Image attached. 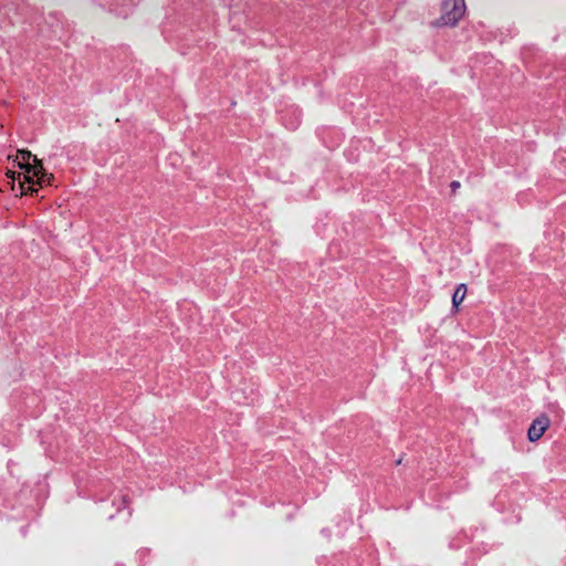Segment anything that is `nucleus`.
<instances>
[{"label": "nucleus", "instance_id": "6", "mask_svg": "<svg viewBox=\"0 0 566 566\" xmlns=\"http://www.w3.org/2000/svg\"><path fill=\"white\" fill-rule=\"evenodd\" d=\"M18 167L23 170L24 182L33 184V167L30 163L18 161Z\"/></svg>", "mask_w": 566, "mask_h": 566}, {"label": "nucleus", "instance_id": "7", "mask_svg": "<svg viewBox=\"0 0 566 566\" xmlns=\"http://www.w3.org/2000/svg\"><path fill=\"white\" fill-rule=\"evenodd\" d=\"M32 153L29 151V150H25V149H19L18 150V155L14 157V163L18 165V161H24V163H30L31 161V157H32Z\"/></svg>", "mask_w": 566, "mask_h": 566}, {"label": "nucleus", "instance_id": "1", "mask_svg": "<svg viewBox=\"0 0 566 566\" xmlns=\"http://www.w3.org/2000/svg\"><path fill=\"white\" fill-rule=\"evenodd\" d=\"M465 12V0H443L437 25L453 28L463 19Z\"/></svg>", "mask_w": 566, "mask_h": 566}, {"label": "nucleus", "instance_id": "2", "mask_svg": "<svg viewBox=\"0 0 566 566\" xmlns=\"http://www.w3.org/2000/svg\"><path fill=\"white\" fill-rule=\"evenodd\" d=\"M91 241L92 235H81L77 238L76 242L77 258L86 265L91 264L97 255L96 249Z\"/></svg>", "mask_w": 566, "mask_h": 566}, {"label": "nucleus", "instance_id": "8", "mask_svg": "<svg viewBox=\"0 0 566 566\" xmlns=\"http://www.w3.org/2000/svg\"><path fill=\"white\" fill-rule=\"evenodd\" d=\"M7 177L14 180L15 178H20L21 174H17L15 171L9 170L7 171Z\"/></svg>", "mask_w": 566, "mask_h": 566}, {"label": "nucleus", "instance_id": "5", "mask_svg": "<svg viewBox=\"0 0 566 566\" xmlns=\"http://www.w3.org/2000/svg\"><path fill=\"white\" fill-rule=\"evenodd\" d=\"M467 295V284L461 283L457 286L453 295H452V307L454 312L459 311L460 304L463 302Z\"/></svg>", "mask_w": 566, "mask_h": 566}, {"label": "nucleus", "instance_id": "12", "mask_svg": "<svg viewBox=\"0 0 566 566\" xmlns=\"http://www.w3.org/2000/svg\"><path fill=\"white\" fill-rule=\"evenodd\" d=\"M8 159L14 163V158L12 156H8Z\"/></svg>", "mask_w": 566, "mask_h": 566}, {"label": "nucleus", "instance_id": "3", "mask_svg": "<svg viewBox=\"0 0 566 566\" xmlns=\"http://www.w3.org/2000/svg\"><path fill=\"white\" fill-rule=\"evenodd\" d=\"M551 421L546 415L537 417L530 426L527 438L531 442L539 440L545 431L549 428Z\"/></svg>", "mask_w": 566, "mask_h": 566}, {"label": "nucleus", "instance_id": "4", "mask_svg": "<svg viewBox=\"0 0 566 566\" xmlns=\"http://www.w3.org/2000/svg\"><path fill=\"white\" fill-rule=\"evenodd\" d=\"M31 165L33 167V176L38 178V185L43 186L50 180V177L43 167L42 160H40L35 155H32L31 157Z\"/></svg>", "mask_w": 566, "mask_h": 566}, {"label": "nucleus", "instance_id": "11", "mask_svg": "<svg viewBox=\"0 0 566 566\" xmlns=\"http://www.w3.org/2000/svg\"><path fill=\"white\" fill-rule=\"evenodd\" d=\"M28 191H30V192H36L38 190H36L34 187L29 186V187L27 188V192H28Z\"/></svg>", "mask_w": 566, "mask_h": 566}, {"label": "nucleus", "instance_id": "9", "mask_svg": "<svg viewBox=\"0 0 566 566\" xmlns=\"http://www.w3.org/2000/svg\"><path fill=\"white\" fill-rule=\"evenodd\" d=\"M450 187H451V189L453 191H455V190H458L460 188V182L459 181H452Z\"/></svg>", "mask_w": 566, "mask_h": 566}, {"label": "nucleus", "instance_id": "10", "mask_svg": "<svg viewBox=\"0 0 566 566\" xmlns=\"http://www.w3.org/2000/svg\"><path fill=\"white\" fill-rule=\"evenodd\" d=\"M19 189H20V196H23L24 193H27V189H25L23 182H20Z\"/></svg>", "mask_w": 566, "mask_h": 566}]
</instances>
